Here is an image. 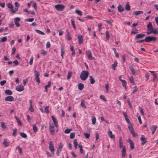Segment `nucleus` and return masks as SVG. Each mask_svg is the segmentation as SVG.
Returning <instances> with one entry per match:
<instances>
[{"mask_svg": "<svg viewBox=\"0 0 158 158\" xmlns=\"http://www.w3.org/2000/svg\"><path fill=\"white\" fill-rule=\"evenodd\" d=\"M89 72L87 71L83 70L81 72L80 78L83 81H85L89 75Z\"/></svg>", "mask_w": 158, "mask_h": 158, "instance_id": "1", "label": "nucleus"}, {"mask_svg": "<svg viewBox=\"0 0 158 158\" xmlns=\"http://www.w3.org/2000/svg\"><path fill=\"white\" fill-rule=\"evenodd\" d=\"M156 40V38L154 36H148L146 37L144 39L145 41L149 42L151 41H155Z\"/></svg>", "mask_w": 158, "mask_h": 158, "instance_id": "2", "label": "nucleus"}, {"mask_svg": "<svg viewBox=\"0 0 158 158\" xmlns=\"http://www.w3.org/2000/svg\"><path fill=\"white\" fill-rule=\"evenodd\" d=\"M56 10L58 11H63L64 8V6L62 4H57L55 6Z\"/></svg>", "mask_w": 158, "mask_h": 158, "instance_id": "3", "label": "nucleus"}, {"mask_svg": "<svg viewBox=\"0 0 158 158\" xmlns=\"http://www.w3.org/2000/svg\"><path fill=\"white\" fill-rule=\"evenodd\" d=\"M49 148L52 153H54L55 151L54 144L52 141H50L49 143Z\"/></svg>", "mask_w": 158, "mask_h": 158, "instance_id": "4", "label": "nucleus"}, {"mask_svg": "<svg viewBox=\"0 0 158 158\" xmlns=\"http://www.w3.org/2000/svg\"><path fill=\"white\" fill-rule=\"evenodd\" d=\"M34 73L35 75V79L36 81L39 83H40V81L39 77L40 75L39 73L36 70L34 71Z\"/></svg>", "mask_w": 158, "mask_h": 158, "instance_id": "5", "label": "nucleus"}, {"mask_svg": "<svg viewBox=\"0 0 158 158\" xmlns=\"http://www.w3.org/2000/svg\"><path fill=\"white\" fill-rule=\"evenodd\" d=\"M49 131L51 135H53L54 134L55 129L53 124L50 125L49 126Z\"/></svg>", "mask_w": 158, "mask_h": 158, "instance_id": "6", "label": "nucleus"}, {"mask_svg": "<svg viewBox=\"0 0 158 158\" xmlns=\"http://www.w3.org/2000/svg\"><path fill=\"white\" fill-rule=\"evenodd\" d=\"M53 122L55 126L57 127L58 126V121L56 118H55L54 115L51 116Z\"/></svg>", "mask_w": 158, "mask_h": 158, "instance_id": "7", "label": "nucleus"}, {"mask_svg": "<svg viewBox=\"0 0 158 158\" xmlns=\"http://www.w3.org/2000/svg\"><path fill=\"white\" fill-rule=\"evenodd\" d=\"M86 53H87V56H88V58L90 60H93V57L91 55V53L90 50H88L86 51Z\"/></svg>", "mask_w": 158, "mask_h": 158, "instance_id": "8", "label": "nucleus"}, {"mask_svg": "<svg viewBox=\"0 0 158 158\" xmlns=\"http://www.w3.org/2000/svg\"><path fill=\"white\" fill-rule=\"evenodd\" d=\"M140 140L142 142L141 145H144L146 143H147L146 139L144 137L143 135H142L140 138Z\"/></svg>", "mask_w": 158, "mask_h": 158, "instance_id": "9", "label": "nucleus"}, {"mask_svg": "<svg viewBox=\"0 0 158 158\" xmlns=\"http://www.w3.org/2000/svg\"><path fill=\"white\" fill-rule=\"evenodd\" d=\"M16 90L19 92H21L24 90V87L22 85H19L17 86Z\"/></svg>", "mask_w": 158, "mask_h": 158, "instance_id": "10", "label": "nucleus"}, {"mask_svg": "<svg viewBox=\"0 0 158 158\" xmlns=\"http://www.w3.org/2000/svg\"><path fill=\"white\" fill-rule=\"evenodd\" d=\"M5 100L6 101L12 102L14 101V98L13 96H10L6 97L5 98Z\"/></svg>", "mask_w": 158, "mask_h": 158, "instance_id": "11", "label": "nucleus"}, {"mask_svg": "<svg viewBox=\"0 0 158 158\" xmlns=\"http://www.w3.org/2000/svg\"><path fill=\"white\" fill-rule=\"evenodd\" d=\"M121 153H122V158H124L126 155V149L125 148V147L124 146L123 148L122 151H121Z\"/></svg>", "mask_w": 158, "mask_h": 158, "instance_id": "12", "label": "nucleus"}, {"mask_svg": "<svg viewBox=\"0 0 158 158\" xmlns=\"http://www.w3.org/2000/svg\"><path fill=\"white\" fill-rule=\"evenodd\" d=\"M157 127V126L156 125H153L150 128V129L152 131V134H153L156 131Z\"/></svg>", "mask_w": 158, "mask_h": 158, "instance_id": "13", "label": "nucleus"}, {"mask_svg": "<svg viewBox=\"0 0 158 158\" xmlns=\"http://www.w3.org/2000/svg\"><path fill=\"white\" fill-rule=\"evenodd\" d=\"M83 36L80 35H79L78 37V40L79 41V44H81L83 43Z\"/></svg>", "mask_w": 158, "mask_h": 158, "instance_id": "14", "label": "nucleus"}, {"mask_svg": "<svg viewBox=\"0 0 158 158\" xmlns=\"http://www.w3.org/2000/svg\"><path fill=\"white\" fill-rule=\"evenodd\" d=\"M145 35L144 34H138L136 35L135 37V39H138L142 38H143Z\"/></svg>", "mask_w": 158, "mask_h": 158, "instance_id": "15", "label": "nucleus"}, {"mask_svg": "<svg viewBox=\"0 0 158 158\" xmlns=\"http://www.w3.org/2000/svg\"><path fill=\"white\" fill-rule=\"evenodd\" d=\"M108 135L111 139H114L115 135L112 134V132L111 131H108Z\"/></svg>", "mask_w": 158, "mask_h": 158, "instance_id": "16", "label": "nucleus"}, {"mask_svg": "<svg viewBox=\"0 0 158 158\" xmlns=\"http://www.w3.org/2000/svg\"><path fill=\"white\" fill-rule=\"evenodd\" d=\"M143 12L141 10H138L133 13V15L135 16L141 14H143Z\"/></svg>", "mask_w": 158, "mask_h": 158, "instance_id": "17", "label": "nucleus"}, {"mask_svg": "<svg viewBox=\"0 0 158 158\" xmlns=\"http://www.w3.org/2000/svg\"><path fill=\"white\" fill-rule=\"evenodd\" d=\"M117 8L119 12H123L124 10V8L121 5H118Z\"/></svg>", "mask_w": 158, "mask_h": 158, "instance_id": "18", "label": "nucleus"}, {"mask_svg": "<svg viewBox=\"0 0 158 158\" xmlns=\"http://www.w3.org/2000/svg\"><path fill=\"white\" fill-rule=\"evenodd\" d=\"M119 148H122L123 147V143L122 139V137L120 136L119 137Z\"/></svg>", "mask_w": 158, "mask_h": 158, "instance_id": "19", "label": "nucleus"}, {"mask_svg": "<svg viewBox=\"0 0 158 158\" xmlns=\"http://www.w3.org/2000/svg\"><path fill=\"white\" fill-rule=\"evenodd\" d=\"M15 118L17 122L19 125V126H22V124L19 118L16 116H15Z\"/></svg>", "mask_w": 158, "mask_h": 158, "instance_id": "20", "label": "nucleus"}, {"mask_svg": "<svg viewBox=\"0 0 158 158\" xmlns=\"http://www.w3.org/2000/svg\"><path fill=\"white\" fill-rule=\"evenodd\" d=\"M51 86V82L50 81H49L48 82V84L44 86V88L45 90V91L46 92H48V88L50 87Z\"/></svg>", "mask_w": 158, "mask_h": 158, "instance_id": "21", "label": "nucleus"}, {"mask_svg": "<svg viewBox=\"0 0 158 158\" xmlns=\"http://www.w3.org/2000/svg\"><path fill=\"white\" fill-rule=\"evenodd\" d=\"M3 144L5 147H7L9 146V143L7 142L6 139H5L4 140Z\"/></svg>", "mask_w": 158, "mask_h": 158, "instance_id": "22", "label": "nucleus"}, {"mask_svg": "<svg viewBox=\"0 0 158 158\" xmlns=\"http://www.w3.org/2000/svg\"><path fill=\"white\" fill-rule=\"evenodd\" d=\"M148 29L152 30H153V27L152 26L151 23L149 22L147 26Z\"/></svg>", "mask_w": 158, "mask_h": 158, "instance_id": "23", "label": "nucleus"}, {"mask_svg": "<svg viewBox=\"0 0 158 158\" xmlns=\"http://www.w3.org/2000/svg\"><path fill=\"white\" fill-rule=\"evenodd\" d=\"M78 89L80 90H82L84 87V85L81 83H80L78 85Z\"/></svg>", "mask_w": 158, "mask_h": 158, "instance_id": "24", "label": "nucleus"}, {"mask_svg": "<svg viewBox=\"0 0 158 158\" xmlns=\"http://www.w3.org/2000/svg\"><path fill=\"white\" fill-rule=\"evenodd\" d=\"M5 94L8 95H11L12 94V91L9 89H7L5 91Z\"/></svg>", "mask_w": 158, "mask_h": 158, "instance_id": "25", "label": "nucleus"}, {"mask_svg": "<svg viewBox=\"0 0 158 158\" xmlns=\"http://www.w3.org/2000/svg\"><path fill=\"white\" fill-rule=\"evenodd\" d=\"M123 86L126 89L127 88V82L124 80H123L121 81Z\"/></svg>", "mask_w": 158, "mask_h": 158, "instance_id": "26", "label": "nucleus"}, {"mask_svg": "<svg viewBox=\"0 0 158 158\" xmlns=\"http://www.w3.org/2000/svg\"><path fill=\"white\" fill-rule=\"evenodd\" d=\"M71 20L72 24V25L74 29L75 30H76V27L75 25V21L74 20V19L73 18Z\"/></svg>", "mask_w": 158, "mask_h": 158, "instance_id": "27", "label": "nucleus"}, {"mask_svg": "<svg viewBox=\"0 0 158 158\" xmlns=\"http://www.w3.org/2000/svg\"><path fill=\"white\" fill-rule=\"evenodd\" d=\"M153 80L154 82H156L157 81V77L155 73L153 74Z\"/></svg>", "mask_w": 158, "mask_h": 158, "instance_id": "28", "label": "nucleus"}, {"mask_svg": "<svg viewBox=\"0 0 158 158\" xmlns=\"http://www.w3.org/2000/svg\"><path fill=\"white\" fill-rule=\"evenodd\" d=\"M66 32H67V35L68 37V40H70L72 39L71 37V35L68 30H66Z\"/></svg>", "mask_w": 158, "mask_h": 158, "instance_id": "29", "label": "nucleus"}, {"mask_svg": "<svg viewBox=\"0 0 158 158\" xmlns=\"http://www.w3.org/2000/svg\"><path fill=\"white\" fill-rule=\"evenodd\" d=\"M6 6L8 8L10 9L11 10H12V9L13 8L12 5L10 3H7L6 4Z\"/></svg>", "mask_w": 158, "mask_h": 158, "instance_id": "30", "label": "nucleus"}, {"mask_svg": "<svg viewBox=\"0 0 158 158\" xmlns=\"http://www.w3.org/2000/svg\"><path fill=\"white\" fill-rule=\"evenodd\" d=\"M125 9L127 10H130V6L128 2H127L126 3L125 6Z\"/></svg>", "mask_w": 158, "mask_h": 158, "instance_id": "31", "label": "nucleus"}, {"mask_svg": "<svg viewBox=\"0 0 158 158\" xmlns=\"http://www.w3.org/2000/svg\"><path fill=\"white\" fill-rule=\"evenodd\" d=\"M89 80L90 81V83L91 84H93L95 83V80L94 78L93 77L91 76H89Z\"/></svg>", "mask_w": 158, "mask_h": 158, "instance_id": "32", "label": "nucleus"}, {"mask_svg": "<svg viewBox=\"0 0 158 158\" xmlns=\"http://www.w3.org/2000/svg\"><path fill=\"white\" fill-rule=\"evenodd\" d=\"M73 144H74V148L76 149L77 148L78 145V143L76 139H75L73 141Z\"/></svg>", "mask_w": 158, "mask_h": 158, "instance_id": "33", "label": "nucleus"}, {"mask_svg": "<svg viewBox=\"0 0 158 158\" xmlns=\"http://www.w3.org/2000/svg\"><path fill=\"white\" fill-rule=\"evenodd\" d=\"M70 50L72 52V55H74L75 54V50L74 49L73 47L72 46L70 45Z\"/></svg>", "mask_w": 158, "mask_h": 158, "instance_id": "34", "label": "nucleus"}, {"mask_svg": "<svg viewBox=\"0 0 158 158\" xmlns=\"http://www.w3.org/2000/svg\"><path fill=\"white\" fill-rule=\"evenodd\" d=\"M7 40V38L5 36L0 39V42H5Z\"/></svg>", "mask_w": 158, "mask_h": 158, "instance_id": "35", "label": "nucleus"}, {"mask_svg": "<svg viewBox=\"0 0 158 158\" xmlns=\"http://www.w3.org/2000/svg\"><path fill=\"white\" fill-rule=\"evenodd\" d=\"M35 31L39 34H41L42 35H44L45 34V33L37 29L35 30Z\"/></svg>", "mask_w": 158, "mask_h": 158, "instance_id": "36", "label": "nucleus"}, {"mask_svg": "<svg viewBox=\"0 0 158 158\" xmlns=\"http://www.w3.org/2000/svg\"><path fill=\"white\" fill-rule=\"evenodd\" d=\"M79 148H80V152L81 153H83V150L82 148V146L81 143H79L78 145Z\"/></svg>", "mask_w": 158, "mask_h": 158, "instance_id": "37", "label": "nucleus"}, {"mask_svg": "<svg viewBox=\"0 0 158 158\" xmlns=\"http://www.w3.org/2000/svg\"><path fill=\"white\" fill-rule=\"evenodd\" d=\"M91 120L92 121V124L93 125H94L96 123V118L94 117H91Z\"/></svg>", "mask_w": 158, "mask_h": 158, "instance_id": "38", "label": "nucleus"}, {"mask_svg": "<svg viewBox=\"0 0 158 158\" xmlns=\"http://www.w3.org/2000/svg\"><path fill=\"white\" fill-rule=\"evenodd\" d=\"M75 13L80 16L82 15V12L81 10H75Z\"/></svg>", "mask_w": 158, "mask_h": 158, "instance_id": "39", "label": "nucleus"}, {"mask_svg": "<svg viewBox=\"0 0 158 158\" xmlns=\"http://www.w3.org/2000/svg\"><path fill=\"white\" fill-rule=\"evenodd\" d=\"M62 149L58 148L56 150V154L57 156H59L62 151Z\"/></svg>", "mask_w": 158, "mask_h": 158, "instance_id": "40", "label": "nucleus"}, {"mask_svg": "<svg viewBox=\"0 0 158 158\" xmlns=\"http://www.w3.org/2000/svg\"><path fill=\"white\" fill-rule=\"evenodd\" d=\"M68 74L67 76V78L69 80L71 77V76L72 75L73 73L71 71H69Z\"/></svg>", "mask_w": 158, "mask_h": 158, "instance_id": "41", "label": "nucleus"}, {"mask_svg": "<svg viewBox=\"0 0 158 158\" xmlns=\"http://www.w3.org/2000/svg\"><path fill=\"white\" fill-rule=\"evenodd\" d=\"M130 69L131 71V72L133 74H134L136 73V71L132 67H130Z\"/></svg>", "mask_w": 158, "mask_h": 158, "instance_id": "42", "label": "nucleus"}, {"mask_svg": "<svg viewBox=\"0 0 158 158\" xmlns=\"http://www.w3.org/2000/svg\"><path fill=\"white\" fill-rule=\"evenodd\" d=\"M81 105L82 107L85 108H86V106L85 104V101L84 100L81 101Z\"/></svg>", "mask_w": 158, "mask_h": 158, "instance_id": "43", "label": "nucleus"}, {"mask_svg": "<svg viewBox=\"0 0 158 158\" xmlns=\"http://www.w3.org/2000/svg\"><path fill=\"white\" fill-rule=\"evenodd\" d=\"M128 128L130 131L131 133L133 132L134 131V129H133V127H132L131 125L129 126H128Z\"/></svg>", "mask_w": 158, "mask_h": 158, "instance_id": "44", "label": "nucleus"}, {"mask_svg": "<svg viewBox=\"0 0 158 158\" xmlns=\"http://www.w3.org/2000/svg\"><path fill=\"white\" fill-rule=\"evenodd\" d=\"M20 135L23 138H26L27 137V135L23 132H21L20 133Z\"/></svg>", "mask_w": 158, "mask_h": 158, "instance_id": "45", "label": "nucleus"}, {"mask_svg": "<svg viewBox=\"0 0 158 158\" xmlns=\"http://www.w3.org/2000/svg\"><path fill=\"white\" fill-rule=\"evenodd\" d=\"M138 90V88L136 86H135L134 87V89L133 90L131 94H132L136 92Z\"/></svg>", "mask_w": 158, "mask_h": 158, "instance_id": "46", "label": "nucleus"}, {"mask_svg": "<svg viewBox=\"0 0 158 158\" xmlns=\"http://www.w3.org/2000/svg\"><path fill=\"white\" fill-rule=\"evenodd\" d=\"M49 108V106H46L45 107V109H44V112L45 113H48L49 112L48 108Z\"/></svg>", "mask_w": 158, "mask_h": 158, "instance_id": "47", "label": "nucleus"}, {"mask_svg": "<svg viewBox=\"0 0 158 158\" xmlns=\"http://www.w3.org/2000/svg\"><path fill=\"white\" fill-rule=\"evenodd\" d=\"M106 39L107 40H108L110 38L109 32L108 31H107L106 32Z\"/></svg>", "mask_w": 158, "mask_h": 158, "instance_id": "48", "label": "nucleus"}, {"mask_svg": "<svg viewBox=\"0 0 158 158\" xmlns=\"http://www.w3.org/2000/svg\"><path fill=\"white\" fill-rule=\"evenodd\" d=\"M130 144V147L131 149H132L134 148V143L133 141H131V142L129 143Z\"/></svg>", "mask_w": 158, "mask_h": 158, "instance_id": "49", "label": "nucleus"}, {"mask_svg": "<svg viewBox=\"0 0 158 158\" xmlns=\"http://www.w3.org/2000/svg\"><path fill=\"white\" fill-rule=\"evenodd\" d=\"M117 62H115L114 64L112 65V67L114 70H115V68L117 66Z\"/></svg>", "mask_w": 158, "mask_h": 158, "instance_id": "50", "label": "nucleus"}, {"mask_svg": "<svg viewBox=\"0 0 158 158\" xmlns=\"http://www.w3.org/2000/svg\"><path fill=\"white\" fill-rule=\"evenodd\" d=\"M33 129L34 132H36L37 131V129L36 126L35 125H33Z\"/></svg>", "mask_w": 158, "mask_h": 158, "instance_id": "51", "label": "nucleus"}, {"mask_svg": "<svg viewBox=\"0 0 158 158\" xmlns=\"http://www.w3.org/2000/svg\"><path fill=\"white\" fill-rule=\"evenodd\" d=\"M152 33L154 34H157L158 33V31L157 29H155L152 30Z\"/></svg>", "mask_w": 158, "mask_h": 158, "instance_id": "52", "label": "nucleus"}, {"mask_svg": "<svg viewBox=\"0 0 158 158\" xmlns=\"http://www.w3.org/2000/svg\"><path fill=\"white\" fill-rule=\"evenodd\" d=\"M34 60V57L33 56H31L30 60V61L29 62V64L30 65H32L33 63V60Z\"/></svg>", "mask_w": 158, "mask_h": 158, "instance_id": "53", "label": "nucleus"}, {"mask_svg": "<svg viewBox=\"0 0 158 158\" xmlns=\"http://www.w3.org/2000/svg\"><path fill=\"white\" fill-rule=\"evenodd\" d=\"M138 33V30L135 28L132 30L131 32V34H136Z\"/></svg>", "mask_w": 158, "mask_h": 158, "instance_id": "54", "label": "nucleus"}, {"mask_svg": "<svg viewBox=\"0 0 158 158\" xmlns=\"http://www.w3.org/2000/svg\"><path fill=\"white\" fill-rule=\"evenodd\" d=\"M129 80L130 82L132 83L133 84L135 85V83L134 82V80L132 77H130L129 78Z\"/></svg>", "mask_w": 158, "mask_h": 158, "instance_id": "55", "label": "nucleus"}, {"mask_svg": "<svg viewBox=\"0 0 158 158\" xmlns=\"http://www.w3.org/2000/svg\"><path fill=\"white\" fill-rule=\"evenodd\" d=\"M84 135L87 139H88L90 136V134L89 133H84Z\"/></svg>", "mask_w": 158, "mask_h": 158, "instance_id": "56", "label": "nucleus"}, {"mask_svg": "<svg viewBox=\"0 0 158 158\" xmlns=\"http://www.w3.org/2000/svg\"><path fill=\"white\" fill-rule=\"evenodd\" d=\"M41 53L44 55H46L47 54V52L44 50H42L41 51Z\"/></svg>", "mask_w": 158, "mask_h": 158, "instance_id": "57", "label": "nucleus"}, {"mask_svg": "<svg viewBox=\"0 0 158 158\" xmlns=\"http://www.w3.org/2000/svg\"><path fill=\"white\" fill-rule=\"evenodd\" d=\"M75 136V133L74 132L70 133V137L71 139H73Z\"/></svg>", "mask_w": 158, "mask_h": 158, "instance_id": "58", "label": "nucleus"}, {"mask_svg": "<svg viewBox=\"0 0 158 158\" xmlns=\"http://www.w3.org/2000/svg\"><path fill=\"white\" fill-rule=\"evenodd\" d=\"M29 110L31 112H33L34 111V109L32 107V106H30L29 108Z\"/></svg>", "mask_w": 158, "mask_h": 158, "instance_id": "59", "label": "nucleus"}, {"mask_svg": "<svg viewBox=\"0 0 158 158\" xmlns=\"http://www.w3.org/2000/svg\"><path fill=\"white\" fill-rule=\"evenodd\" d=\"M100 98H101V99H102L103 101H106V99H105V97L104 96L102 95H100Z\"/></svg>", "mask_w": 158, "mask_h": 158, "instance_id": "60", "label": "nucleus"}, {"mask_svg": "<svg viewBox=\"0 0 158 158\" xmlns=\"http://www.w3.org/2000/svg\"><path fill=\"white\" fill-rule=\"evenodd\" d=\"M18 10V8H15V10H13V9H12V10H10V11L12 13L14 14V13H15L16 11H17Z\"/></svg>", "mask_w": 158, "mask_h": 158, "instance_id": "61", "label": "nucleus"}, {"mask_svg": "<svg viewBox=\"0 0 158 158\" xmlns=\"http://www.w3.org/2000/svg\"><path fill=\"white\" fill-rule=\"evenodd\" d=\"M1 124V127L2 128H6L5 124L4 122H2Z\"/></svg>", "mask_w": 158, "mask_h": 158, "instance_id": "62", "label": "nucleus"}, {"mask_svg": "<svg viewBox=\"0 0 158 158\" xmlns=\"http://www.w3.org/2000/svg\"><path fill=\"white\" fill-rule=\"evenodd\" d=\"M6 82V81L5 80H3L2 81H1L0 82V84L2 86L4 85Z\"/></svg>", "mask_w": 158, "mask_h": 158, "instance_id": "63", "label": "nucleus"}, {"mask_svg": "<svg viewBox=\"0 0 158 158\" xmlns=\"http://www.w3.org/2000/svg\"><path fill=\"white\" fill-rule=\"evenodd\" d=\"M71 131V130L70 129H67L64 131V132L66 134H68L70 133Z\"/></svg>", "mask_w": 158, "mask_h": 158, "instance_id": "64", "label": "nucleus"}]
</instances>
